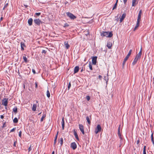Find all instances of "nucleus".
<instances>
[{"label":"nucleus","instance_id":"1","mask_svg":"<svg viewBox=\"0 0 154 154\" xmlns=\"http://www.w3.org/2000/svg\"><path fill=\"white\" fill-rule=\"evenodd\" d=\"M113 35L112 32H107L103 31L101 33V35L102 36H106L107 37H111Z\"/></svg>","mask_w":154,"mask_h":154},{"label":"nucleus","instance_id":"2","mask_svg":"<svg viewBox=\"0 0 154 154\" xmlns=\"http://www.w3.org/2000/svg\"><path fill=\"white\" fill-rule=\"evenodd\" d=\"M131 52H132V50H130L129 51V53H128V54L125 57L124 59V61H123V63H122V66H123V67L124 65L125 64V62H126V61L128 59V58L130 56V55H131Z\"/></svg>","mask_w":154,"mask_h":154},{"label":"nucleus","instance_id":"3","mask_svg":"<svg viewBox=\"0 0 154 154\" xmlns=\"http://www.w3.org/2000/svg\"><path fill=\"white\" fill-rule=\"evenodd\" d=\"M8 98H5L2 100V105L4 106L5 107V108L7 106L8 103Z\"/></svg>","mask_w":154,"mask_h":154},{"label":"nucleus","instance_id":"4","mask_svg":"<svg viewBox=\"0 0 154 154\" xmlns=\"http://www.w3.org/2000/svg\"><path fill=\"white\" fill-rule=\"evenodd\" d=\"M101 128L100 125H98L95 129V134H97L101 131Z\"/></svg>","mask_w":154,"mask_h":154},{"label":"nucleus","instance_id":"5","mask_svg":"<svg viewBox=\"0 0 154 154\" xmlns=\"http://www.w3.org/2000/svg\"><path fill=\"white\" fill-rule=\"evenodd\" d=\"M66 14L71 19L74 20L76 18L75 16L70 12L66 13Z\"/></svg>","mask_w":154,"mask_h":154},{"label":"nucleus","instance_id":"6","mask_svg":"<svg viewBox=\"0 0 154 154\" xmlns=\"http://www.w3.org/2000/svg\"><path fill=\"white\" fill-rule=\"evenodd\" d=\"M34 23L38 25H40V24L42 23V22L39 19H35L34 20Z\"/></svg>","mask_w":154,"mask_h":154},{"label":"nucleus","instance_id":"7","mask_svg":"<svg viewBox=\"0 0 154 154\" xmlns=\"http://www.w3.org/2000/svg\"><path fill=\"white\" fill-rule=\"evenodd\" d=\"M79 128L80 131L82 132L83 134H85V132L84 130V128L83 125L82 124H79Z\"/></svg>","mask_w":154,"mask_h":154},{"label":"nucleus","instance_id":"8","mask_svg":"<svg viewBox=\"0 0 154 154\" xmlns=\"http://www.w3.org/2000/svg\"><path fill=\"white\" fill-rule=\"evenodd\" d=\"M71 147L73 149H75L77 147V145L75 142H73L71 144Z\"/></svg>","mask_w":154,"mask_h":154},{"label":"nucleus","instance_id":"9","mask_svg":"<svg viewBox=\"0 0 154 154\" xmlns=\"http://www.w3.org/2000/svg\"><path fill=\"white\" fill-rule=\"evenodd\" d=\"M97 57L96 56L92 58V63L94 65H96L97 63Z\"/></svg>","mask_w":154,"mask_h":154},{"label":"nucleus","instance_id":"10","mask_svg":"<svg viewBox=\"0 0 154 154\" xmlns=\"http://www.w3.org/2000/svg\"><path fill=\"white\" fill-rule=\"evenodd\" d=\"M141 13H142V10H140V11H139L138 15V17H137V21H140V18H141Z\"/></svg>","mask_w":154,"mask_h":154},{"label":"nucleus","instance_id":"11","mask_svg":"<svg viewBox=\"0 0 154 154\" xmlns=\"http://www.w3.org/2000/svg\"><path fill=\"white\" fill-rule=\"evenodd\" d=\"M138 1L137 0H132V6H134L137 4Z\"/></svg>","mask_w":154,"mask_h":154},{"label":"nucleus","instance_id":"12","mask_svg":"<svg viewBox=\"0 0 154 154\" xmlns=\"http://www.w3.org/2000/svg\"><path fill=\"white\" fill-rule=\"evenodd\" d=\"M33 19L32 18H30L28 20V23L29 26H30L32 25Z\"/></svg>","mask_w":154,"mask_h":154},{"label":"nucleus","instance_id":"13","mask_svg":"<svg viewBox=\"0 0 154 154\" xmlns=\"http://www.w3.org/2000/svg\"><path fill=\"white\" fill-rule=\"evenodd\" d=\"M126 16V14L125 13H123L121 17L120 18V22L121 23L122 22L124 19L125 18Z\"/></svg>","mask_w":154,"mask_h":154},{"label":"nucleus","instance_id":"14","mask_svg":"<svg viewBox=\"0 0 154 154\" xmlns=\"http://www.w3.org/2000/svg\"><path fill=\"white\" fill-rule=\"evenodd\" d=\"M79 69V66H75L74 69V74H75V73L77 72Z\"/></svg>","mask_w":154,"mask_h":154},{"label":"nucleus","instance_id":"15","mask_svg":"<svg viewBox=\"0 0 154 154\" xmlns=\"http://www.w3.org/2000/svg\"><path fill=\"white\" fill-rule=\"evenodd\" d=\"M140 22V21H137L136 25V26H135V27L134 28V31H135L136 29H137L139 25Z\"/></svg>","mask_w":154,"mask_h":154},{"label":"nucleus","instance_id":"16","mask_svg":"<svg viewBox=\"0 0 154 154\" xmlns=\"http://www.w3.org/2000/svg\"><path fill=\"white\" fill-rule=\"evenodd\" d=\"M37 107V105L36 104H33V105L32 110L33 111H36Z\"/></svg>","mask_w":154,"mask_h":154},{"label":"nucleus","instance_id":"17","mask_svg":"<svg viewBox=\"0 0 154 154\" xmlns=\"http://www.w3.org/2000/svg\"><path fill=\"white\" fill-rule=\"evenodd\" d=\"M74 134L75 137V138L77 139V140L79 141V137H78V135L77 134L76 132L75 131H74Z\"/></svg>","mask_w":154,"mask_h":154},{"label":"nucleus","instance_id":"18","mask_svg":"<svg viewBox=\"0 0 154 154\" xmlns=\"http://www.w3.org/2000/svg\"><path fill=\"white\" fill-rule=\"evenodd\" d=\"M62 129L64 130V121L63 118L62 119Z\"/></svg>","mask_w":154,"mask_h":154},{"label":"nucleus","instance_id":"19","mask_svg":"<svg viewBox=\"0 0 154 154\" xmlns=\"http://www.w3.org/2000/svg\"><path fill=\"white\" fill-rule=\"evenodd\" d=\"M25 45L23 43V42H21V49L22 50H24V49L23 48L24 47H25Z\"/></svg>","mask_w":154,"mask_h":154},{"label":"nucleus","instance_id":"20","mask_svg":"<svg viewBox=\"0 0 154 154\" xmlns=\"http://www.w3.org/2000/svg\"><path fill=\"white\" fill-rule=\"evenodd\" d=\"M112 45V43L111 42H109L107 43V46L108 48L110 49L111 48Z\"/></svg>","mask_w":154,"mask_h":154},{"label":"nucleus","instance_id":"21","mask_svg":"<svg viewBox=\"0 0 154 154\" xmlns=\"http://www.w3.org/2000/svg\"><path fill=\"white\" fill-rule=\"evenodd\" d=\"M138 60V59L135 58L134 59V61L132 63L133 65H134L136 64Z\"/></svg>","mask_w":154,"mask_h":154},{"label":"nucleus","instance_id":"22","mask_svg":"<svg viewBox=\"0 0 154 154\" xmlns=\"http://www.w3.org/2000/svg\"><path fill=\"white\" fill-rule=\"evenodd\" d=\"M13 111L15 113H17V107H15L13 109Z\"/></svg>","mask_w":154,"mask_h":154},{"label":"nucleus","instance_id":"23","mask_svg":"<svg viewBox=\"0 0 154 154\" xmlns=\"http://www.w3.org/2000/svg\"><path fill=\"white\" fill-rule=\"evenodd\" d=\"M86 120L87 121L89 125H90L91 124V121L89 118V117L88 116H87L86 117Z\"/></svg>","mask_w":154,"mask_h":154},{"label":"nucleus","instance_id":"24","mask_svg":"<svg viewBox=\"0 0 154 154\" xmlns=\"http://www.w3.org/2000/svg\"><path fill=\"white\" fill-rule=\"evenodd\" d=\"M59 142L60 143L61 145H62L63 143V139L62 138H61L60 140L59 141Z\"/></svg>","mask_w":154,"mask_h":154},{"label":"nucleus","instance_id":"25","mask_svg":"<svg viewBox=\"0 0 154 154\" xmlns=\"http://www.w3.org/2000/svg\"><path fill=\"white\" fill-rule=\"evenodd\" d=\"M64 45L65 46V47L67 49H68L69 48V45L68 44V43H66V42H65L64 43Z\"/></svg>","mask_w":154,"mask_h":154},{"label":"nucleus","instance_id":"26","mask_svg":"<svg viewBox=\"0 0 154 154\" xmlns=\"http://www.w3.org/2000/svg\"><path fill=\"white\" fill-rule=\"evenodd\" d=\"M118 135L120 139H121V140H122V138L121 136L120 131H118Z\"/></svg>","mask_w":154,"mask_h":154},{"label":"nucleus","instance_id":"27","mask_svg":"<svg viewBox=\"0 0 154 154\" xmlns=\"http://www.w3.org/2000/svg\"><path fill=\"white\" fill-rule=\"evenodd\" d=\"M18 122V120L17 118H15L13 120V122L14 123H17Z\"/></svg>","mask_w":154,"mask_h":154},{"label":"nucleus","instance_id":"28","mask_svg":"<svg viewBox=\"0 0 154 154\" xmlns=\"http://www.w3.org/2000/svg\"><path fill=\"white\" fill-rule=\"evenodd\" d=\"M47 96L48 98H49L50 96V93L48 90L47 91Z\"/></svg>","mask_w":154,"mask_h":154},{"label":"nucleus","instance_id":"29","mask_svg":"<svg viewBox=\"0 0 154 154\" xmlns=\"http://www.w3.org/2000/svg\"><path fill=\"white\" fill-rule=\"evenodd\" d=\"M146 146H144L143 149V154H146Z\"/></svg>","mask_w":154,"mask_h":154},{"label":"nucleus","instance_id":"30","mask_svg":"<svg viewBox=\"0 0 154 154\" xmlns=\"http://www.w3.org/2000/svg\"><path fill=\"white\" fill-rule=\"evenodd\" d=\"M46 115H44L42 116V118L41 119L40 121L41 122H42L43 121Z\"/></svg>","mask_w":154,"mask_h":154},{"label":"nucleus","instance_id":"31","mask_svg":"<svg viewBox=\"0 0 154 154\" xmlns=\"http://www.w3.org/2000/svg\"><path fill=\"white\" fill-rule=\"evenodd\" d=\"M89 68L91 70H92L93 69V68H92V65H91V62H90L89 63Z\"/></svg>","mask_w":154,"mask_h":154},{"label":"nucleus","instance_id":"32","mask_svg":"<svg viewBox=\"0 0 154 154\" xmlns=\"http://www.w3.org/2000/svg\"><path fill=\"white\" fill-rule=\"evenodd\" d=\"M23 58L25 62L26 63L27 62V58L25 56H23Z\"/></svg>","mask_w":154,"mask_h":154},{"label":"nucleus","instance_id":"33","mask_svg":"<svg viewBox=\"0 0 154 154\" xmlns=\"http://www.w3.org/2000/svg\"><path fill=\"white\" fill-rule=\"evenodd\" d=\"M142 48H141L140 50L139 51V53L138 54H137L138 55H139L140 57L141 56V55L142 54Z\"/></svg>","mask_w":154,"mask_h":154},{"label":"nucleus","instance_id":"34","mask_svg":"<svg viewBox=\"0 0 154 154\" xmlns=\"http://www.w3.org/2000/svg\"><path fill=\"white\" fill-rule=\"evenodd\" d=\"M142 48H141L140 50L139 51V53L138 54H137L138 55H139L140 57L141 56V55L142 54Z\"/></svg>","mask_w":154,"mask_h":154},{"label":"nucleus","instance_id":"35","mask_svg":"<svg viewBox=\"0 0 154 154\" xmlns=\"http://www.w3.org/2000/svg\"><path fill=\"white\" fill-rule=\"evenodd\" d=\"M57 135H56L55 137L54 140V144H55V143H56V140H57Z\"/></svg>","mask_w":154,"mask_h":154},{"label":"nucleus","instance_id":"36","mask_svg":"<svg viewBox=\"0 0 154 154\" xmlns=\"http://www.w3.org/2000/svg\"><path fill=\"white\" fill-rule=\"evenodd\" d=\"M117 4H116V3L115 4L114 6V7L113 8L112 10H113L114 9H115L116 8V7H117Z\"/></svg>","mask_w":154,"mask_h":154},{"label":"nucleus","instance_id":"37","mask_svg":"<svg viewBox=\"0 0 154 154\" xmlns=\"http://www.w3.org/2000/svg\"><path fill=\"white\" fill-rule=\"evenodd\" d=\"M140 57H141L139 55H138V54H137L136 55L135 58L138 59H139L140 58Z\"/></svg>","mask_w":154,"mask_h":154},{"label":"nucleus","instance_id":"38","mask_svg":"<svg viewBox=\"0 0 154 154\" xmlns=\"http://www.w3.org/2000/svg\"><path fill=\"white\" fill-rule=\"evenodd\" d=\"M41 14L40 13H36L35 14V17H35V16H39Z\"/></svg>","mask_w":154,"mask_h":154},{"label":"nucleus","instance_id":"39","mask_svg":"<svg viewBox=\"0 0 154 154\" xmlns=\"http://www.w3.org/2000/svg\"><path fill=\"white\" fill-rule=\"evenodd\" d=\"M86 98L87 100L89 101L90 100V97L89 96H87Z\"/></svg>","mask_w":154,"mask_h":154},{"label":"nucleus","instance_id":"40","mask_svg":"<svg viewBox=\"0 0 154 154\" xmlns=\"http://www.w3.org/2000/svg\"><path fill=\"white\" fill-rule=\"evenodd\" d=\"M69 26V24L67 23H66L64 24V26L65 27H66Z\"/></svg>","mask_w":154,"mask_h":154},{"label":"nucleus","instance_id":"41","mask_svg":"<svg viewBox=\"0 0 154 154\" xmlns=\"http://www.w3.org/2000/svg\"><path fill=\"white\" fill-rule=\"evenodd\" d=\"M71 83H70V82H69V85H68V89L69 90L71 87Z\"/></svg>","mask_w":154,"mask_h":154},{"label":"nucleus","instance_id":"42","mask_svg":"<svg viewBox=\"0 0 154 154\" xmlns=\"http://www.w3.org/2000/svg\"><path fill=\"white\" fill-rule=\"evenodd\" d=\"M16 128H13L12 129H11L10 131V132H12L16 130Z\"/></svg>","mask_w":154,"mask_h":154},{"label":"nucleus","instance_id":"43","mask_svg":"<svg viewBox=\"0 0 154 154\" xmlns=\"http://www.w3.org/2000/svg\"><path fill=\"white\" fill-rule=\"evenodd\" d=\"M22 133V131H20L19 134V136L20 137H21V136Z\"/></svg>","mask_w":154,"mask_h":154},{"label":"nucleus","instance_id":"44","mask_svg":"<svg viewBox=\"0 0 154 154\" xmlns=\"http://www.w3.org/2000/svg\"><path fill=\"white\" fill-rule=\"evenodd\" d=\"M104 80L106 81V82L107 83L108 81V79L107 78V79H106V77L105 76L104 77Z\"/></svg>","mask_w":154,"mask_h":154},{"label":"nucleus","instance_id":"45","mask_svg":"<svg viewBox=\"0 0 154 154\" xmlns=\"http://www.w3.org/2000/svg\"><path fill=\"white\" fill-rule=\"evenodd\" d=\"M42 54L44 53L45 54L46 53V51L45 50H42Z\"/></svg>","mask_w":154,"mask_h":154},{"label":"nucleus","instance_id":"46","mask_svg":"<svg viewBox=\"0 0 154 154\" xmlns=\"http://www.w3.org/2000/svg\"><path fill=\"white\" fill-rule=\"evenodd\" d=\"M8 5V3H7L6 4H5V5H4V8H6Z\"/></svg>","mask_w":154,"mask_h":154},{"label":"nucleus","instance_id":"47","mask_svg":"<svg viewBox=\"0 0 154 154\" xmlns=\"http://www.w3.org/2000/svg\"><path fill=\"white\" fill-rule=\"evenodd\" d=\"M86 32V33L85 34V35H87L88 34H89V32L88 31V30L87 31V32Z\"/></svg>","mask_w":154,"mask_h":154},{"label":"nucleus","instance_id":"48","mask_svg":"<svg viewBox=\"0 0 154 154\" xmlns=\"http://www.w3.org/2000/svg\"><path fill=\"white\" fill-rule=\"evenodd\" d=\"M31 145L28 149L29 152L32 149L31 148Z\"/></svg>","mask_w":154,"mask_h":154},{"label":"nucleus","instance_id":"49","mask_svg":"<svg viewBox=\"0 0 154 154\" xmlns=\"http://www.w3.org/2000/svg\"><path fill=\"white\" fill-rule=\"evenodd\" d=\"M35 88H37V87H38V84H37V83L36 82H35Z\"/></svg>","mask_w":154,"mask_h":154},{"label":"nucleus","instance_id":"50","mask_svg":"<svg viewBox=\"0 0 154 154\" xmlns=\"http://www.w3.org/2000/svg\"><path fill=\"white\" fill-rule=\"evenodd\" d=\"M32 71L34 74H35L36 73L35 70L34 69H32Z\"/></svg>","mask_w":154,"mask_h":154},{"label":"nucleus","instance_id":"51","mask_svg":"<svg viewBox=\"0 0 154 154\" xmlns=\"http://www.w3.org/2000/svg\"><path fill=\"white\" fill-rule=\"evenodd\" d=\"M153 133H152L151 134V139H152V138H153Z\"/></svg>","mask_w":154,"mask_h":154},{"label":"nucleus","instance_id":"52","mask_svg":"<svg viewBox=\"0 0 154 154\" xmlns=\"http://www.w3.org/2000/svg\"><path fill=\"white\" fill-rule=\"evenodd\" d=\"M137 142V144H139V143H140V140H137V142Z\"/></svg>","mask_w":154,"mask_h":154},{"label":"nucleus","instance_id":"53","mask_svg":"<svg viewBox=\"0 0 154 154\" xmlns=\"http://www.w3.org/2000/svg\"><path fill=\"white\" fill-rule=\"evenodd\" d=\"M151 141L152 142L153 144L154 143V140L153 138L151 139Z\"/></svg>","mask_w":154,"mask_h":154},{"label":"nucleus","instance_id":"54","mask_svg":"<svg viewBox=\"0 0 154 154\" xmlns=\"http://www.w3.org/2000/svg\"><path fill=\"white\" fill-rule=\"evenodd\" d=\"M123 1L124 4H125L126 3L127 0H123Z\"/></svg>","mask_w":154,"mask_h":154},{"label":"nucleus","instance_id":"55","mask_svg":"<svg viewBox=\"0 0 154 154\" xmlns=\"http://www.w3.org/2000/svg\"><path fill=\"white\" fill-rule=\"evenodd\" d=\"M102 77V76L100 75H99L98 76V78L100 79H101Z\"/></svg>","mask_w":154,"mask_h":154},{"label":"nucleus","instance_id":"56","mask_svg":"<svg viewBox=\"0 0 154 154\" xmlns=\"http://www.w3.org/2000/svg\"><path fill=\"white\" fill-rule=\"evenodd\" d=\"M16 142H17L16 141H15L14 142V146H16Z\"/></svg>","mask_w":154,"mask_h":154},{"label":"nucleus","instance_id":"57","mask_svg":"<svg viewBox=\"0 0 154 154\" xmlns=\"http://www.w3.org/2000/svg\"><path fill=\"white\" fill-rule=\"evenodd\" d=\"M0 118L2 119H3V118H4V116L3 115H1L0 116Z\"/></svg>","mask_w":154,"mask_h":154},{"label":"nucleus","instance_id":"58","mask_svg":"<svg viewBox=\"0 0 154 154\" xmlns=\"http://www.w3.org/2000/svg\"><path fill=\"white\" fill-rule=\"evenodd\" d=\"M84 70V69H83V68L82 67V69H81L80 71L81 72H82L83 70Z\"/></svg>","mask_w":154,"mask_h":154},{"label":"nucleus","instance_id":"59","mask_svg":"<svg viewBox=\"0 0 154 154\" xmlns=\"http://www.w3.org/2000/svg\"><path fill=\"white\" fill-rule=\"evenodd\" d=\"M121 126V125H120L119 127L118 131H120V127Z\"/></svg>","mask_w":154,"mask_h":154},{"label":"nucleus","instance_id":"60","mask_svg":"<svg viewBox=\"0 0 154 154\" xmlns=\"http://www.w3.org/2000/svg\"><path fill=\"white\" fill-rule=\"evenodd\" d=\"M5 123H4L3 124V127H2L3 128V127H5Z\"/></svg>","mask_w":154,"mask_h":154},{"label":"nucleus","instance_id":"61","mask_svg":"<svg viewBox=\"0 0 154 154\" xmlns=\"http://www.w3.org/2000/svg\"><path fill=\"white\" fill-rule=\"evenodd\" d=\"M68 3V2H67V1H66L65 2V5H66V4H67V3Z\"/></svg>","mask_w":154,"mask_h":154},{"label":"nucleus","instance_id":"62","mask_svg":"<svg viewBox=\"0 0 154 154\" xmlns=\"http://www.w3.org/2000/svg\"><path fill=\"white\" fill-rule=\"evenodd\" d=\"M51 154H54V151H53L52 153H51Z\"/></svg>","mask_w":154,"mask_h":154},{"label":"nucleus","instance_id":"63","mask_svg":"<svg viewBox=\"0 0 154 154\" xmlns=\"http://www.w3.org/2000/svg\"><path fill=\"white\" fill-rule=\"evenodd\" d=\"M118 2V0H116V2L115 3L117 4Z\"/></svg>","mask_w":154,"mask_h":154},{"label":"nucleus","instance_id":"64","mask_svg":"<svg viewBox=\"0 0 154 154\" xmlns=\"http://www.w3.org/2000/svg\"><path fill=\"white\" fill-rule=\"evenodd\" d=\"M2 19H3V18H2V17L1 18H0V20H2Z\"/></svg>","mask_w":154,"mask_h":154}]
</instances>
